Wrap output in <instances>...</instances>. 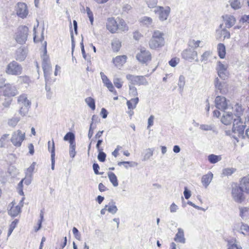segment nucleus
I'll list each match as a JSON object with an SVG mask.
<instances>
[{
  "label": "nucleus",
  "instance_id": "39",
  "mask_svg": "<svg viewBox=\"0 0 249 249\" xmlns=\"http://www.w3.org/2000/svg\"><path fill=\"white\" fill-rule=\"evenodd\" d=\"M119 21L118 23V30H120L123 32L127 31L128 30V27L123 19H119Z\"/></svg>",
  "mask_w": 249,
  "mask_h": 249
},
{
  "label": "nucleus",
  "instance_id": "17",
  "mask_svg": "<svg viewBox=\"0 0 249 249\" xmlns=\"http://www.w3.org/2000/svg\"><path fill=\"white\" fill-rule=\"evenodd\" d=\"M233 230L245 235L249 234V226L243 222L235 223L233 226Z\"/></svg>",
  "mask_w": 249,
  "mask_h": 249
},
{
  "label": "nucleus",
  "instance_id": "5",
  "mask_svg": "<svg viewBox=\"0 0 249 249\" xmlns=\"http://www.w3.org/2000/svg\"><path fill=\"white\" fill-rule=\"evenodd\" d=\"M126 78L129 81V83L133 86H147L148 85V82L145 78V76L128 74L126 75Z\"/></svg>",
  "mask_w": 249,
  "mask_h": 249
},
{
  "label": "nucleus",
  "instance_id": "19",
  "mask_svg": "<svg viewBox=\"0 0 249 249\" xmlns=\"http://www.w3.org/2000/svg\"><path fill=\"white\" fill-rule=\"evenodd\" d=\"M107 29L112 34L116 33L118 29L117 21L113 18H109L106 23Z\"/></svg>",
  "mask_w": 249,
  "mask_h": 249
},
{
  "label": "nucleus",
  "instance_id": "14",
  "mask_svg": "<svg viewBox=\"0 0 249 249\" xmlns=\"http://www.w3.org/2000/svg\"><path fill=\"white\" fill-rule=\"evenodd\" d=\"M16 10L17 15L24 18L28 14V10L26 4L24 2H18L16 7Z\"/></svg>",
  "mask_w": 249,
  "mask_h": 249
},
{
  "label": "nucleus",
  "instance_id": "8",
  "mask_svg": "<svg viewBox=\"0 0 249 249\" xmlns=\"http://www.w3.org/2000/svg\"><path fill=\"white\" fill-rule=\"evenodd\" d=\"M171 9L169 6L165 7L159 6L156 7L154 12L155 14L158 15L159 19L161 21L166 20L170 13Z\"/></svg>",
  "mask_w": 249,
  "mask_h": 249
},
{
  "label": "nucleus",
  "instance_id": "27",
  "mask_svg": "<svg viewBox=\"0 0 249 249\" xmlns=\"http://www.w3.org/2000/svg\"><path fill=\"white\" fill-rule=\"evenodd\" d=\"M222 24H220L219 28L221 29H218L216 30L217 36L219 37L221 36H223L224 39L230 38L231 36L230 32L225 28L222 29Z\"/></svg>",
  "mask_w": 249,
  "mask_h": 249
},
{
  "label": "nucleus",
  "instance_id": "28",
  "mask_svg": "<svg viewBox=\"0 0 249 249\" xmlns=\"http://www.w3.org/2000/svg\"><path fill=\"white\" fill-rule=\"evenodd\" d=\"M240 187L247 193H249V175L242 178Z\"/></svg>",
  "mask_w": 249,
  "mask_h": 249
},
{
  "label": "nucleus",
  "instance_id": "54",
  "mask_svg": "<svg viewBox=\"0 0 249 249\" xmlns=\"http://www.w3.org/2000/svg\"><path fill=\"white\" fill-rule=\"evenodd\" d=\"M199 128L202 130L210 131V130H212L213 129L214 126L212 124H200Z\"/></svg>",
  "mask_w": 249,
  "mask_h": 249
},
{
  "label": "nucleus",
  "instance_id": "21",
  "mask_svg": "<svg viewBox=\"0 0 249 249\" xmlns=\"http://www.w3.org/2000/svg\"><path fill=\"white\" fill-rule=\"evenodd\" d=\"M225 22L226 27L230 28L232 27L236 22V18L233 16L231 15H225L222 16Z\"/></svg>",
  "mask_w": 249,
  "mask_h": 249
},
{
  "label": "nucleus",
  "instance_id": "56",
  "mask_svg": "<svg viewBox=\"0 0 249 249\" xmlns=\"http://www.w3.org/2000/svg\"><path fill=\"white\" fill-rule=\"evenodd\" d=\"M200 43V40L196 41L195 40H191L189 43V45L192 48L194 49H196L199 46V44Z\"/></svg>",
  "mask_w": 249,
  "mask_h": 249
},
{
  "label": "nucleus",
  "instance_id": "46",
  "mask_svg": "<svg viewBox=\"0 0 249 249\" xmlns=\"http://www.w3.org/2000/svg\"><path fill=\"white\" fill-rule=\"evenodd\" d=\"M154 149L152 148L146 149L145 151V154L143 157V160H147L153 156Z\"/></svg>",
  "mask_w": 249,
  "mask_h": 249
},
{
  "label": "nucleus",
  "instance_id": "9",
  "mask_svg": "<svg viewBox=\"0 0 249 249\" xmlns=\"http://www.w3.org/2000/svg\"><path fill=\"white\" fill-rule=\"evenodd\" d=\"M214 102L216 107L223 111L231 107L230 104V101L227 100L224 96H216Z\"/></svg>",
  "mask_w": 249,
  "mask_h": 249
},
{
  "label": "nucleus",
  "instance_id": "13",
  "mask_svg": "<svg viewBox=\"0 0 249 249\" xmlns=\"http://www.w3.org/2000/svg\"><path fill=\"white\" fill-rule=\"evenodd\" d=\"M181 55L182 58L186 60L191 61L193 60H195L196 62H198L197 53L194 49H187L184 50L181 53Z\"/></svg>",
  "mask_w": 249,
  "mask_h": 249
},
{
  "label": "nucleus",
  "instance_id": "43",
  "mask_svg": "<svg viewBox=\"0 0 249 249\" xmlns=\"http://www.w3.org/2000/svg\"><path fill=\"white\" fill-rule=\"evenodd\" d=\"M140 22L146 26L151 25L153 22L152 19L149 17H143L140 19Z\"/></svg>",
  "mask_w": 249,
  "mask_h": 249
},
{
  "label": "nucleus",
  "instance_id": "61",
  "mask_svg": "<svg viewBox=\"0 0 249 249\" xmlns=\"http://www.w3.org/2000/svg\"><path fill=\"white\" fill-rule=\"evenodd\" d=\"M107 87V88L109 89V90L112 92H113L114 94H117V92L115 90L112 84V83L110 82L108 83H107L106 85H105Z\"/></svg>",
  "mask_w": 249,
  "mask_h": 249
},
{
  "label": "nucleus",
  "instance_id": "33",
  "mask_svg": "<svg viewBox=\"0 0 249 249\" xmlns=\"http://www.w3.org/2000/svg\"><path fill=\"white\" fill-rule=\"evenodd\" d=\"M217 49L219 56L221 58H224L226 54V48L224 44H218Z\"/></svg>",
  "mask_w": 249,
  "mask_h": 249
},
{
  "label": "nucleus",
  "instance_id": "22",
  "mask_svg": "<svg viewBox=\"0 0 249 249\" xmlns=\"http://www.w3.org/2000/svg\"><path fill=\"white\" fill-rule=\"evenodd\" d=\"M18 104L19 107L22 106L28 107H30L31 105V102L28 99L26 94H22L18 97Z\"/></svg>",
  "mask_w": 249,
  "mask_h": 249
},
{
  "label": "nucleus",
  "instance_id": "57",
  "mask_svg": "<svg viewBox=\"0 0 249 249\" xmlns=\"http://www.w3.org/2000/svg\"><path fill=\"white\" fill-rule=\"evenodd\" d=\"M146 3L149 8H156L158 0H146Z\"/></svg>",
  "mask_w": 249,
  "mask_h": 249
},
{
  "label": "nucleus",
  "instance_id": "30",
  "mask_svg": "<svg viewBox=\"0 0 249 249\" xmlns=\"http://www.w3.org/2000/svg\"><path fill=\"white\" fill-rule=\"evenodd\" d=\"M248 23H249V15H244L242 16L241 18L239 19V24L240 25L236 26L234 28L235 29H239L242 27V26L246 25Z\"/></svg>",
  "mask_w": 249,
  "mask_h": 249
},
{
  "label": "nucleus",
  "instance_id": "31",
  "mask_svg": "<svg viewBox=\"0 0 249 249\" xmlns=\"http://www.w3.org/2000/svg\"><path fill=\"white\" fill-rule=\"evenodd\" d=\"M106 207L107 208V211L113 214L116 213L118 211L115 202L113 201H111L107 205H106Z\"/></svg>",
  "mask_w": 249,
  "mask_h": 249
},
{
  "label": "nucleus",
  "instance_id": "62",
  "mask_svg": "<svg viewBox=\"0 0 249 249\" xmlns=\"http://www.w3.org/2000/svg\"><path fill=\"white\" fill-rule=\"evenodd\" d=\"M179 61V60L178 58H172L170 61H169V64L171 66L174 67L176 66L177 65Z\"/></svg>",
  "mask_w": 249,
  "mask_h": 249
},
{
  "label": "nucleus",
  "instance_id": "55",
  "mask_svg": "<svg viewBox=\"0 0 249 249\" xmlns=\"http://www.w3.org/2000/svg\"><path fill=\"white\" fill-rule=\"evenodd\" d=\"M30 108V107H20L19 114L22 116H26Z\"/></svg>",
  "mask_w": 249,
  "mask_h": 249
},
{
  "label": "nucleus",
  "instance_id": "60",
  "mask_svg": "<svg viewBox=\"0 0 249 249\" xmlns=\"http://www.w3.org/2000/svg\"><path fill=\"white\" fill-rule=\"evenodd\" d=\"M72 232L75 238L80 241L81 239V234L77 229L75 227H73L72 229Z\"/></svg>",
  "mask_w": 249,
  "mask_h": 249
},
{
  "label": "nucleus",
  "instance_id": "15",
  "mask_svg": "<svg viewBox=\"0 0 249 249\" xmlns=\"http://www.w3.org/2000/svg\"><path fill=\"white\" fill-rule=\"evenodd\" d=\"M3 94L5 96H15L18 94L16 87L13 85L7 84L2 87Z\"/></svg>",
  "mask_w": 249,
  "mask_h": 249
},
{
  "label": "nucleus",
  "instance_id": "32",
  "mask_svg": "<svg viewBox=\"0 0 249 249\" xmlns=\"http://www.w3.org/2000/svg\"><path fill=\"white\" fill-rule=\"evenodd\" d=\"M139 101V99L138 97L134 98H132L130 100H128L126 102V105L129 109H134L136 108L137 104Z\"/></svg>",
  "mask_w": 249,
  "mask_h": 249
},
{
  "label": "nucleus",
  "instance_id": "12",
  "mask_svg": "<svg viewBox=\"0 0 249 249\" xmlns=\"http://www.w3.org/2000/svg\"><path fill=\"white\" fill-rule=\"evenodd\" d=\"M213 83L216 92L219 91L220 93L224 94L228 92V84L225 81H221L218 77H216L214 79Z\"/></svg>",
  "mask_w": 249,
  "mask_h": 249
},
{
  "label": "nucleus",
  "instance_id": "4",
  "mask_svg": "<svg viewBox=\"0 0 249 249\" xmlns=\"http://www.w3.org/2000/svg\"><path fill=\"white\" fill-rule=\"evenodd\" d=\"M47 50L45 49L43 55L42 56V68L44 71L45 80L47 83L49 82V77L52 72V67L49 58V56L46 54Z\"/></svg>",
  "mask_w": 249,
  "mask_h": 249
},
{
  "label": "nucleus",
  "instance_id": "63",
  "mask_svg": "<svg viewBox=\"0 0 249 249\" xmlns=\"http://www.w3.org/2000/svg\"><path fill=\"white\" fill-rule=\"evenodd\" d=\"M100 75H101L103 82L104 83V84L105 85H106L107 83L110 82L109 80L108 79L107 76L106 75H105L104 72H101Z\"/></svg>",
  "mask_w": 249,
  "mask_h": 249
},
{
  "label": "nucleus",
  "instance_id": "36",
  "mask_svg": "<svg viewBox=\"0 0 249 249\" xmlns=\"http://www.w3.org/2000/svg\"><path fill=\"white\" fill-rule=\"evenodd\" d=\"M107 176L111 183L114 187H117L118 185L117 178L113 172H108Z\"/></svg>",
  "mask_w": 249,
  "mask_h": 249
},
{
  "label": "nucleus",
  "instance_id": "40",
  "mask_svg": "<svg viewBox=\"0 0 249 249\" xmlns=\"http://www.w3.org/2000/svg\"><path fill=\"white\" fill-rule=\"evenodd\" d=\"M51 169L53 170L54 169V164H55V147L54 142L53 141L52 147L51 150Z\"/></svg>",
  "mask_w": 249,
  "mask_h": 249
},
{
  "label": "nucleus",
  "instance_id": "16",
  "mask_svg": "<svg viewBox=\"0 0 249 249\" xmlns=\"http://www.w3.org/2000/svg\"><path fill=\"white\" fill-rule=\"evenodd\" d=\"M137 59L142 63H146L151 59V54L149 51L142 49L136 55Z\"/></svg>",
  "mask_w": 249,
  "mask_h": 249
},
{
  "label": "nucleus",
  "instance_id": "34",
  "mask_svg": "<svg viewBox=\"0 0 249 249\" xmlns=\"http://www.w3.org/2000/svg\"><path fill=\"white\" fill-rule=\"evenodd\" d=\"M228 249H242L241 246L238 244L235 240L228 241Z\"/></svg>",
  "mask_w": 249,
  "mask_h": 249
},
{
  "label": "nucleus",
  "instance_id": "45",
  "mask_svg": "<svg viewBox=\"0 0 249 249\" xmlns=\"http://www.w3.org/2000/svg\"><path fill=\"white\" fill-rule=\"evenodd\" d=\"M85 102L92 110H94L95 109V101L92 98L89 97L86 98Z\"/></svg>",
  "mask_w": 249,
  "mask_h": 249
},
{
  "label": "nucleus",
  "instance_id": "20",
  "mask_svg": "<svg viewBox=\"0 0 249 249\" xmlns=\"http://www.w3.org/2000/svg\"><path fill=\"white\" fill-rule=\"evenodd\" d=\"M235 118L234 115L231 113L229 112H224L221 121L225 125H230L232 123Z\"/></svg>",
  "mask_w": 249,
  "mask_h": 249
},
{
  "label": "nucleus",
  "instance_id": "52",
  "mask_svg": "<svg viewBox=\"0 0 249 249\" xmlns=\"http://www.w3.org/2000/svg\"><path fill=\"white\" fill-rule=\"evenodd\" d=\"M38 24H38V22H37V24L36 26H34V30H33L34 34V42H38L39 41H41L42 40L44 39V35H43L44 28L42 29V31L40 39H39V40L36 39V28L38 27Z\"/></svg>",
  "mask_w": 249,
  "mask_h": 249
},
{
  "label": "nucleus",
  "instance_id": "35",
  "mask_svg": "<svg viewBox=\"0 0 249 249\" xmlns=\"http://www.w3.org/2000/svg\"><path fill=\"white\" fill-rule=\"evenodd\" d=\"M208 160L211 163L214 164L222 160V157L221 155L210 154L208 156Z\"/></svg>",
  "mask_w": 249,
  "mask_h": 249
},
{
  "label": "nucleus",
  "instance_id": "48",
  "mask_svg": "<svg viewBox=\"0 0 249 249\" xmlns=\"http://www.w3.org/2000/svg\"><path fill=\"white\" fill-rule=\"evenodd\" d=\"M185 84V77L183 75H180L178 79V86L180 91L183 89V88Z\"/></svg>",
  "mask_w": 249,
  "mask_h": 249
},
{
  "label": "nucleus",
  "instance_id": "49",
  "mask_svg": "<svg viewBox=\"0 0 249 249\" xmlns=\"http://www.w3.org/2000/svg\"><path fill=\"white\" fill-rule=\"evenodd\" d=\"M234 108L236 112V114L234 115L235 117H240L243 111L242 107L238 104H236Z\"/></svg>",
  "mask_w": 249,
  "mask_h": 249
},
{
  "label": "nucleus",
  "instance_id": "53",
  "mask_svg": "<svg viewBox=\"0 0 249 249\" xmlns=\"http://www.w3.org/2000/svg\"><path fill=\"white\" fill-rule=\"evenodd\" d=\"M212 53L210 51L205 52L201 55L200 61L201 62L206 61L208 60L209 57L212 54Z\"/></svg>",
  "mask_w": 249,
  "mask_h": 249
},
{
  "label": "nucleus",
  "instance_id": "23",
  "mask_svg": "<svg viewBox=\"0 0 249 249\" xmlns=\"http://www.w3.org/2000/svg\"><path fill=\"white\" fill-rule=\"evenodd\" d=\"M127 56L125 55L116 56L113 59V63L115 66L120 69L126 62Z\"/></svg>",
  "mask_w": 249,
  "mask_h": 249
},
{
  "label": "nucleus",
  "instance_id": "18",
  "mask_svg": "<svg viewBox=\"0 0 249 249\" xmlns=\"http://www.w3.org/2000/svg\"><path fill=\"white\" fill-rule=\"evenodd\" d=\"M24 199V197H22V199L20 200V203L21 204V206L19 205L14 206L16 203L14 201L9 204V207H10V209L8 210V214L9 215L11 216L15 217L20 212L21 207L23 206V204L22 203Z\"/></svg>",
  "mask_w": 249,
  "mask_h": 249
},
{
  "label": "nucleus",
  "instance_id": "50",
  "mask_svg": "<svg viewBox=\"0 0 249 249\" xmlns=\"http://www.w3.org/2000/svg\"><path fill=\"white\" fill-rule=\"evenodd\" d=\"M76 144L75 143H71L70 145V156L72 158H73L76 154L75 152Z\"/></svg>",
  "mask_w": 249,
  "mask_h": 249
},
{
  "label": "nucleus",
  "instance_id": "42",
  "mask_svg": "<svg viewBox=\"0 0 249 249\" xmlns=\"http://www.w3.org/2000/svg\"><path fill=\"white\" fill-rule=\"evenodd\" d=\"M19 117L14 116L8 120V124L10 126L14 127L20 121Z\"/></svg>",
  "mask_w": 249,
  "mask_h": 249
},
{
  "label": "nucleus",
  "instance_id": "24",
  "mask_svg": "<svg viewBox=\"0 0 249 249\" xmlns=\"http://www.w3.org/2000/svg\"><path fill=\"white\" fill-rule=\"evenodd\" d=\"M26 50L22 47L18 48L16 52L15 59L19 61H23L26 57Z\"/></svg>",
  "mask_w": 249,
  "mask_h": 249
},
{
  "label": "nucleus",
  "instance_id": "11",
  "mask_svg": "<svg viewBox=\"0 0 249 249\" xmlns=\"http://www.w3.org/2000/svg\"><path fill=\"white\" fill-rule=\"evenodd\" d=\"M216 70L219 77L221 79L225 80L229 77V73L227 64H224L220 61L217 62Z\"/></svg>",
  "mask_w": 249,
  "mask_h": 249
},
{
  "label": "nucleus",
  "instance_id": "64",
  "mask_svg": "<svg viewBox=\"0 0 249 249\" xmlns=\"http://www.w3.org/2000/svg\"><path fill=\"white\" fill-rule=\"evenodd\" d=\"M93 169L94 173L96 175H102L103 173H99L98 170L99 169V166L97 163H94L93 164Z\"/></svg>",
  "mask_w": 249,
  "mask_h": 249
},
{
  "label": "nucleus",
  "instance_id": "1",
  "mask_svg": "<svg viewBox=\"0 0 249 249\" xmlns=\"http://www.w3.org/2000/svg\"><path fill=\"white\" fill-rule=\"evenodd\" d=\"M164 34L158 30L154 31L152 37L150 40L149 45L151 49H155L164 45Z\"/></svg>",
  "mask_w": 249,
  "mask_h": 249
},
{
  "label": "nucleus",
  "instance_id": "41",
  "mask_svg": "<svg viewBox=\"0 0 249 249\" xmlns=\"http://www.w3.org/2000/svg\"><path fill=\"white\" fill-rule=\"evenodd\" d=\"M64 140L66 141H69L70 144L71 143H75L74 142L75 135L73 133L69 132L67 133L64 136Z\"/></svg>",
  "mask_w": 249,
  "mask_h": 249
},
{
  "label": "nucleus",
  "instance_id": "26",
  "mask_svg": "<svg viewBox=\"0 0 249 249\" xmlns=\"http://www.w3.org/2000/svg\"><path fill=\"white\" fill-rule=\"evenodd\" d=\"M213 178V174L212 172H209L207 174L203 175L201 178V182L203 185L207 188Z\"/></svg>",
  "mask_w": 249,
  "mask_h": 249
},
{
  "label": "nucleus",
  "instance_id": "51",
  "mask_svg": "<svg viewBox=\"0 0 249 249\" xmlns=\"http://www.w3.org/2000/svg\"><path fill=\"white\" fill-rule=\"evenodd\" d=\"M240 216L242 218H244L245 216H247L249 214V208L247 207L240 208Z\"/></svg>",
  "mask_w": 249,
  "mask_h": 249
},
{
  "label": "nucleus",
  "instance_id": "37",
  "mask_svg": "<svg viewBox=\"0 0 249 249\" xmlns=\"http://www.w3.org/2000/svg\"><path fill=\"white\" fill-rule=\"evenodd\" d=\"M112 48L114 52H118L121 47V42L117 38L113 40L111 43Z\"/></svg>",
  "mask_w": 249,
  "mask_h": 249
},
{
  "label": "nucleus",
  "instance_id": "25",
  "mask_svg": "<svg viewBox=\"0 0 249 249\" xmlns=\"http://www.w3.org/2000/svg\"><path fill=\"white\" fill-rule=\"evenodd\" d=\"M174 240L177 242H179L182 244L185 243L186 239L184 237V231L181 228L178 229V232L176 233Z\"/></svg>",
  "mask_w": 249,
  "mask_h": 249
},
{
  "label": "nucleus",
  "instance_id": "44",
  "mask_svg": "<svg viewBox=\"0 0 249 249\" xmlns=\"http://www.w3.org/2000/svg\"><path fill=\"white\" fill-rule=\"evenodd\" d=\"M9 136V135L8 134L2 135L0 138V147H4L6 146L7 142H8Z\"/></svg>",
  "mask_w": 249,
  "mask_h": 249
},
{
  "label": "nucleus",
  "instance_id": "38",
  "mask_svg": "<svg viewBox=\"0 0 249 249\" xmlns=\"http://www.w3.org/2000/svg\"><path fill=\"white\" fill-rule=\"evenodd\" d=\"M36 165V162H33L31 166L26 169L25 172L26 178H32L33 176V173L34 171L35 166Z\"/></svg>",
  "mask_w": 249,
  "mask_h": 249
},
{
  "label": "nucleus",
  "instance_id": "58",
  "mask_svg": "<svg viewBox=\"0 0 249 249\" xmlns=\"http://www.w3.org/2000/svg\"><path fill=\"white\" fill-rule=\"evenodd\" d=\"M113 83L116 88L120 89L122 86L123 82L120 78H114L113 79Z\"/></svg>",
  "mask_w": 249,
  "mask_h": 249
},
{
  "label": "nucleus",
  "instance_id": "6",
  "mask_svg": "<svg viewBox=\"0 0 249 249\" xmlns=\"http://www.w3.org/2000/svg\"><path fill=\"white\" fill-rule=\"evenodd\" d=\"M25 139V133L18 129L13 132L10 141L15 146L19 147Z\"/></svg>",
  "mask_w": 249,
  "mask_h": 249
},
{
  "label": "nucleus",
  "instance_id": "59",
  "mask_svg": "<svg viewBox=\"0 0 249 249\" xmlns=\"http://www.w3.org/2000/svg\"><path fill=\"white\" fill-rule=\"evenodd\" d=\"M99 154L98 155V159L101 162H104L106 158V154L102 150L99 151Z\"/></svg>",
  "mask_w": 249,
  "mask_h": 249
},
{
  "label": "nucleus",
  "instance_id": "47",
  "mask_svg": "<svg viewBox=\"0 0 249 249\" xmlns=\"http://www.w3.org/2000/svg\"><path fill=\"white\" fill-rule=\"evenodd\" d=\"M129 94L131 96L136 97L138 95L137 88L133 85H129Z\"/></svg>",
  "mask_w": 249,
  "mask_h": 249
},
{
  "label": "nucleus",
  "instance_id": "7",
  "mask_svg": "<svg viewBox=\"0 0 249 249\" xmlns=\"http://www.w3.org/2000/svg\"><path fill=\"white\" fill-rule=\"evenodd\" d=\"M231 196L232 199L237 203H241L245 199V196L242 187L235 184L232 185L231 189Z\"/></svg>",
  "mask_w": 249,
  "mask_h": 249
},
{
  "label": "nucleus",
  "instance_id": "3",
  "mask_svg": "<svg viewBox=\"0 0 249 249\" xmlns=\"http://www.w3.org/2000/svg\"><path fill=\"white\" fill-rule=\"evenodd\" d=\"M232 123V132L237 133L239 137H242L245 139V135H244V130L246 127V125L242 121L241 118L240 117H235Z\"/></svg>",
  "mask_w": 249,
  "mask_h": 249
},
{
  "label": "nucleus",
  "instance_id": "2",
  "mask_svg": "<svg viewBox=\"0 0 249 249\" xmlns=\"http://www.w3.org/2000/svg\"><path fill=\"white\" fill-rule=\"evenodd\" d=\"M22 66L16 61L10 62L5 68V73L8 75L18 76L22 72Z\"/></svg>",
  "mask_w": 249,
  "mask_h": 249
},
{
  "label": "nucleus",
  "instance_id": "10",
  "mask_svg": "<svg viewBox=\"0 0 249 249\" xmlns=\"http://www.w3.org/2000/svg\"><path fill=\"white\" fill-rule=\"evenodd\" d=\"M28 28L26 26H21L18 28V31L16 37V40L18 43L22 44L26 42L28 35Z\"/></svg>",
  "mask_w": 249,
  "mask_h": 249
},
{
  "label": "nucleus",
  "instance_id": "29",
  "mask_svg": "<svg viewBox=\"0 0 249 249\" xmlns=\"http://www.w3.org/2000/svg\"><path fill=\"white\" fill-rule=\"evenodd\" d=\"M230 3L231 7L234 10H237L242 7L244 0H230Z\"/></svg>",
  "mask_w": 249,
  "mask_h": 249
}]
</instances>
